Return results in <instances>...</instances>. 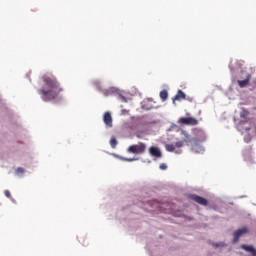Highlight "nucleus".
Listing matches in <instances>:
<instances>
[{"label":"nucleus","instance_id":"nucleus-1","mask_svg":"<svg viewBox=\"0 0 256 256\" xmlns=\"http://www.w3.org/2000/svg\"><path fill=\"white\" fill-rule=\"evenodd\" d=\"M44 86L38 90L39 95H41L42 101H55L61 93H63V87L57 78L53 76H43L42 77Z\"/></svg>","mask_w":256,"mask_h":256},{"label":"nucleus","instance_id":"nucleus-2","mask_svg":"<svg viewBox=\"0 0 256 256\" xmlns=\"http://www.w3.org/2000/svg\"><path fill=\"white\" fill-rule=\"evenodd\" d=\"M146 149H147V145H145V143L143 142H140L139 144H134L129 146L128 152L134 153L135 155H141L145 153Z\"/></svg>","mask_w":256,"mask_h":256},{"label":"nucleus","instance_id":"nucleus-3","mask_svg":"<svg viewBox=\"0 0 256 256\" xmlns=\"http://www.w3.org/2000/svg\"><path fill=\"white\" fill-rule=\"evenodd\" d=\"M178 123L180 125H192V126L199 125V121L194 117H181L178 120Z\"/></svg>","mask_w":256,"mask_h":256},{"label":"nucleus","instance_id":"nucleus-4","mask_svg":"<svg viewBox=\"0 0 256 256\" xmlns=\"http://www.w3.org/2000/svg\"><path fill=\"white\" fill-rule=\"evenodd\" d=\"M190 199H192V201H195V203H198V205H203V207H207V205H209V201H207V199L197 194L191 195Z\"/></svg>","mask_w":256,"mask_h":256},{"label":"nucleus","instance_id":"nucleus-5","mask_svg":"<svg viewBox=\"0 0 256 256\" xmlns=\"http://www.w3.org/2000/svg\"><path fill=\"white\" fill-rule=\"evenodd\" d=\"M190 199H192V201H195V203H198V205H203V207H207V205H209V201H207V199L197 194L191 195Z\"/></svg>","mask_w":256,"mask_h":256},{"label":"nucleus","instance_id":"nucleus-6","mask_svg":"<svg viewBox=\"0 0 256 256\" xmlns=\"http://www.w3.org/2000/svg\"><path fill=\"white\" fill-rule=\"evenodd\" d=\"M249 233V229L247 227H243L241 229H238L237 231L234 232V243H237L239 241V237H241L242 235H245Z\"/></svg>","mask_w":256,"mask_h":256},{"label":"nucleus","instance_id":"nucleus-7","mask_svg":"<svg viewBox=\"0 0 256 256\" xmlns=\"http://www.w3.org/2000/svg\"><path fill=\"white\" fill-rule=\"evenodd\" d=\"M149 154L152 157H156V159H161V157H163V154L161 153V150L159 149V147H156V146H151L149 148Z\"/></svg>","mask_w":256,"mask_h":256},{"label":"nucleus","instance_id":"nucleus-8","mask_svg":"<svg viewBox=\"0 0 256 256\" xmlns=\"http://www.w3.org/2000/svg\"><path fill=\"white\" fill-rule=\"evenodd\" d=\"M103 122L106 125V127H113V117L111 116V112L104 113Z\"/></svg>","mask_w":256,"mask_h":256},{"label":"nucleus","instance_id":"nucleus-9","mask_svg":"<svg viewBox=\"0 0 256 256\" xmlns=\"http://www.w3.org/2000/svg\"><path fill=\"white\" fill-rule=\"evenodd\" d=\"M241 249H244V251H247L248 253H250L251 256H256V249L253 248V246L243 244L241 246Z\"/></svg>","mask_w":256,"mask_h":256},{"label":"nucleus","instance_id":"nucleus-10","mask_svg":"<svg viewBox=\"0 0 256 256\" xmlns=\"http://www.w3.org/2000/svg\"><path fill=\"white\" fill-rule=\"evenodd\" d=\"M249 81H251V74H248L245 80H238V85L241 88L247 87V85H249Z\"/></svg>","mask_w":256,"mask_h":256},{"label":"nucleus","instance_id":"nucleus-11","mask_svg":"<svg viewBox=\"0 0 256 256\" xmlns=\"http://www.w3.org/2000/svg\"><path fill=\"white\" fill-rule=\"evenodd\" d=\"M186 95L182 90H178L177 94L174 96L173 101H183L185 99Z\"/></svg>","mask_w":256,"mask_h":256},{"label":"nucleus","instance_id":"nucleus-12","mask_svg":"<svg viewBox=\"0 0 256 256\" xmlns=\"http://www.w3.org/2000/svg\"><path fill=\"white\" fill-rule=\"evenodd\" d=\"M168 97H169V93H167V90H162L160 92V99H162V101H167Z\"/></svg>","mask_w":256,"mask_h":256},{"label":"nucleus","instance_id":"nucleus-13","mask_svg":"<svg viewBox=\"0 0 256 256\" xmlns=\"http://www.w3.org/2000/svg\"><path fill=\"white\" fill-rule=\"evenodd\" d=\"M185 143H187V139H184V140H181V141H178L174 144L175 147H177L178 149L183 147L185 145Z\"/></svg>","mask_w":256,"mask_h":256},{"label":"nucleus","instance_id":"nucleus-14","mask_svg":"<svg viewBox=\"0 0 256 256\" xmlns=\"http://www.w3.org/2000/svg\"><path fill=\"white\" fill-rule=\"evenodd\" d=\"M117 138H115V137H112L111 139H110V145H111V147H112V149H115L116 147H117Z\"/></svg>","mask_w":256,"mask_h":256},{"label":"nucleus","instance_id":"nucleus-15","mask_svg":"<svg viewBox=\"0 0 256 256\" xmlns=\"http://www.w3.org/2000/svg\"><path fill=\"white\" fill-rule=\"evenodd\" d=\"M166 151H168L169 153H173V151H175V145L167 144L166 145Z\"/></svg>","mask_w":256,"mask_h":256},{"label":"nucleus","instance_id":"nucleus-16","mask_svg":"<svg viewBox=\"0 0 256 256\" xmlns=\"http://www.w3.org/2000/svg\"><path fill=\"white\" fill-rule=\"evenodd\" d=\"M249 115V112L247 110H242L240 113L241 119H247V116Z\"/></svg>","mask_w":256,"mask_h":256},{"label":"nucleus","instance_id":"nucleus-17","mask_svg":"<svg viewBox=\"0 0 256 256\" xmlns=\"http://www.w3.org/2000/svg\"><path fill=\"white\" fill-rule=\"evenodd\" d=\"M16 175H23L25 173V169L19 167L15 170Z\"/></svg>","mask_w":256,"mask_h":256},{"label":"nucleus","instance_id":"nucleus-18","mask_svg":"<svg viewBox=\"0 0 256 256\" xmlns=\"http://www.w3.org/2000/svg\"><path fill=\"white\" fill-rule=\"evenodd\" d=\"M4 195H5V197H7L8 199H12V197H11V192H10L9 190H5V191H4Z\"/></svg>","mask_w":256,"mask_h":256},{"label":"nucleus","instance_id":"nucleus-19","mask_svg":"<svg viewBox=\"0 0 256 256\" xmlns=\"http://www.w3.org/2000/svg\"><path fill=\"white\" fill-rule=\"evenodd\" d=\"M159 169H161V171L167 170V164L165 163L160 164Z\"/></svg>","mask_w":256,"mask_h":256},{"label":"nucleus","instance_id":"nucleus-20","mask_svg":"<svg viewBox=\"0 0 256 256\" xmlns=\"http://www.w3.org/2000/svg\"><path fill=\"white\" fill-rule=\"evenodd\" d=\"M125 161H129V162H131V161H137V158H126Z\"/></svg>","mask_w":256,"mask_h":256}]
</instances>
